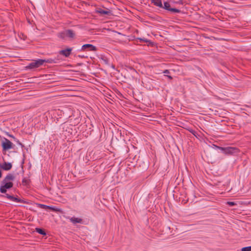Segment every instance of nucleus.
Instances as JSON below:
<instances>
[{
  "label": "nucleus",
  "instance_id": "f257e3e1",
  "mask_svg": "<svg viewBox=\"0 0 251 251\" xmlns=\"http://www.w3.org/2000/svg\"><path fill=\"white\" fill-rule=\"evenodd\" d=\"M46 62H48L49 61L43 59L34 60L25 68L27 70L37 68L42 65L44 63Z\"/></svg>",
  "mask_w": 251,
  "mask_h": 251
},
{
  "label": "nucleus",
  "instance_id": "f03ea898",
  "mask_svg": "<svg viewBox=\"0 0 251 251\" xmlns=\"http://www.w3.org/2000/svg\"><path fill=\"white\" fill-rule=\"evenodd\" d=\"M13 143L6 138L2 141V147L4 150H8L13 148Z\"/></svg>",
  "mask_w": 251,
  "mask_h": 251
},
{
  "label": "nucleus",
  "instance_id": "7ed1b4c3",
  "mask_svg": "<svg viewBox=\"0 0 251 251\" xmlns=\"http://www.w3.org/2000/svg\"><path fill=\"white\" fill-rule=\"evenodd\" d=\"M3 185L0 188V191L2 193H5L7 189L11 188L13 186L12 182H7L2 181Z\"/></svg>",
  "mask_w": 251,
  "mask_h": 251
},
{
  "label": "nucleus",
  "instance_id": "20e7f679",
  "mask_svg": "<svg viewBox=\"0 0 251 251\" xmlns=\"http://www.w3.org/2000/svg\"><path fill=\"white\" fill-rule=\"evenodd\" d=\"M12 168V164L10 163L4 162L0 163V168L3 171H8Z\"/></svg>",
  "mask_w": 251,
  "mask_h": 251
},
{
  "label": "nucleus",
  "instance_id": "39448f33",
  "mask_svg": "<svg viewBox=\"0 0 251 251\" xmlns=\"http://www.w3.org/2000/svg\"><path fill=\"white\" fill-rule=\"evenodd\" d=\"M164 8L170 11L171 12L178 13L179 12V10L176 8H171L170 4L167 2H165L164 3V6H163Z\"/></svg>",
  "mask_w": 251,
  "mask_h": 251
},
{
  "label": "nucleus",
  "instance_id": "423d86ee",
  "mask_svg": "<svg viewBox=\"0 0 251 251\" xmlns=\"http://www.w3.org/2000/svg\"><path fill=\"white\" fill-rule=\"evenodd\" d=\"M14 176L13 175H12L11 174H8L4 178V179L3 180V182H12V181L14 180Z\"/></svg>",
  "mask_w": 251,
  "mask_h": 251
},
{
  "label": "nucleus",
  "instance_id": "0eeeda50",
  "mask_svg": "<svg viewBox=\"0 0 251 251\" xmlns=\"http://www.w3.org/2000/svg\"><path fill=\"white\" fill-rule=\"evenodd\" d=\"M86 48H88L89 50H96V47L91 44H85L82 47L83 50H85Z\"/></svg>",
  "mask_w": 251,
  "mask_h": 251
},
{
  "label": "nucleus",
  "instance_id": "6e6552de",
  "mask_svg": "<svg viewBox=\"0 0 251 251\" xmlns=\"http://www.w3.org/2000/svg\"><path fill=\"white\" fill-rule=\"evenodd\" d=\"M70 221L73 224L81 223L82 220L79 218L72 217L70 219Z\"/></svg>",
  "mask_w": 251,
  "mask_h": 251
},
{
  "label": "nucleus",
  "instance_id": "1a4fd4ad",
  "mask_svg": "<svg viewBox=\"0 0 251 251\" xmlns=\"http://www.w3.org/2000/svg\"><path fill=\"white\" fill-rule=\"evenodd\" d=\"M71 50H72L71 49H67L65 50H61L59 52V53H60V54H63V55H65L66 57H67L70 54Z\"/></svg>",
  "mask_w": 251,
  "mask_h": 251
},
{
  "label": "nucleus",
  "instance_id": "9d476101",
  "mask_svg": "<svg viewBox=\"0 0 251 251\" xmlns=\"http://www.w3.org/2000/svg\"><path fill=\"white\" fill-rule=\"evenodd\" d=\"M4 197H6L9 200H10V201H15L17 202L21 201V200L20 199H19L18 198L14 197L12 196H10L8 194H6V195Z\"/></svg>",
  "mask_w": 251,
  "mask_h": 251
},
{
  "label": "nucleus",
  "instance_id": "9b49d317",
  "mask_svg": "<svg viewBox=\"0 0 251 251\" xmlns=\"http://www.w3.org/2000/svg\"><path fill=\"white\" fill-rule=\"evenodd\" d=\"M65 34L66 37H69L70 38H73L75 36V33L71 30H68L65 31Z\"/></svg>",
  "mask_w": 251,
  "mask_h": 251
},
{
  "label": "nucleus",
  "instance_id": "f8f14e48",
  "mask_svg": "<svg viewBox=\"0 0 251 251\" xmlns=\"http://www.w3.org/2000/svg\"><path fill=\"white\" fill-rule=\"evenodd\" d=\"M153 0V2L154 4L155 5L158 6L160 7H163V5H162V2H161V0Z\"/></svg>",
  "mask_w": 251,
  "mask_h": 251
},
{
  "label": "nucleus",
  "instance_id": "ddd939ff",
  "mask_svg": "<svg viewBox=\"0 0 251 251\" xmlns=\"http://www.w3.org/2000/svg\"><path fill=\"white\" fill-rule=\"evenodd\" d=\"M98 12L103 15H106L109 13L108 11L103 9H100L99 10H98Z\"/></svg>",
  "mask_w": 251,
  "mask_h": 251
},
{
  "label": "nucleus",
  "instance_id": "4468645a",
  "mask_svg": "<svg viewBox=\"0 0 251 251\" xmlns=\"http://www.w3.org/2000/svg\"><path fill=\"white\" fill-rule=\"evenodd\" d=\"M40 207L42 208H45V209L49 208V209H52V210H54V208H52V207H50V206H48V205H44V204H40Z\"/></svg>",
  "mask_w": 251,
  "mask_h": 251
},
{
  "label": "nucleus",
  "instance_id": "2eb2a0df",
  "mask_svg": "<svg viewBox=\"0 0 251 251\" xmlns=\"http://www.w3.org/2000/svg\"><path fill=\"white\" fill-rule=\"evenodd\" d=\"M58 36L60 38H62V39H64L65 38V37H66V35L65 34V31L63 32H61V33H59L58 34Z\"/></svg>",
  "mask_w": 251,
  "mask_h": 251
},
{
  "label": "nucleus",
  "instance_id": "dca6fc26",
  "mask_svg": "<svg viewBox=\"0 0 251 251\" xmlns=\"http://www.w3.org/2000/svg\"><path fill=\"white\" fill-rule=\"evenodd\" d=\"M242 251H251V246L244 247L241 249Z\"/></svg>",
  "mask_w": 251,
  "mask_h": 251
},
{
  "label": "nucleus",
  "instance_id": "f3484780",
  "mask_svg": "<svg viewBox=\"0 0 251 251\" xmlns=\"http://www.w3.org/2000/svg\"><path fill=\"white\" fill-rule=\"evenodd\" d=\"M36 231L37 232L42 235H45L46 234L45 231L41 228H36Z\"/></svg>",
  "mask_w": 251,
  "mask_h": 251
},
{
  "label": "nucleus",
  "instance_id": "a211bd4d",
  "mask_svg": "<svg viewBox=\"0 0 251 251\" xmlns=\"http://www.w3.org/2000/svg\"><path fill=\"white\" fill-rule=\"evenodd\" d=\"M163 73L165 74V75L167 76L169 78L172 79V77L170 75H168V74L169 73V72L168 70H166L164 71Z\"/></svg>",
  "mask_w": 251,
  "mask_h": 251
},
{
  "label": "nucleus",
  "instance_id": "6ab92c4d",
  "mask_svg": "<svg viewBox=\"0 0 251 251\" xmlns=\"http://www.w3.org/2000/svg\"><path fill=\"white\" fill-rule=\"evenodd\" d=\"M227 203L229 205H230V206H233V205H235V204H236V203H235L234 202H232V201H228V202H227Z\"/></svg>",
  "mask_w": 251,
  "mask_h": 251
},
{
  "label": "nucleus",
  "instance_id": "aec40b11",
  "mask_svg": "<svg viewBox=\"0 0 251 251\" xmlns=\"http://www.w3.org/2000/svg\"><path fill=\"white\" fill-rule=\"evenodd\" d=\"M23 183L25 184H27L28 183V180L26 178H24L23 179Z\"/></svg>",
  "mask_w": 251,
  "mask_h": 251
},
{
  "label": "nucleus",
  "instance_id": "412c9836",
  "mask_svg": "<svg viewBox=\"0 0 251 251\" xmlns=\"http://www.w3.org/2000/svg\"><path fill=\"white\" fill-rule=\"evenodd\" d=\"M226 150L228 152L231 153V152H232L233 149L232 148H228V149H227Z\"/></svg>",
  "mask_w": 251,
  "mask_h": 251
},
{
  "label": "nucleus",
  "instance_id": "4be33fe9",
  "mask_svg": "<svg viewBox=\"0 0 251 251\" xmlns=\"http://www.w3.org/2000/svg\"><path fill=\"white\" fill-rule=\"evenodd\" d=\"M141 40H143V41H145V42H147V40H145V39H141Z\"/></svg>",
  "mask_w": 251,
  "mask_h": 251
},
{
  "label": "nucleus",
  "instance_id": "5701e85b",
  "mask_svg": "<svg viewBox=\"0 0 251 251\" xmlns=\"http://www.w3.org/2000/svg\"><path fill=\"white\" fill-rule=\"evenodd\" d=\"M1 177V174H0V178Z\"/></svg>",
  "mask_w": 251,
  "mask_h": 251
}]
</instances>
